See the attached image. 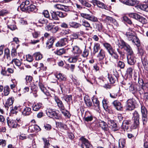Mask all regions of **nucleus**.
Returning a JSON list of instances; mask_svg holds the SVG:
<instances>
[{"instance_id": "f257e3e1", "label": "nucleus", "mask_w": 148, "mask_h": 148, "mask_svg": "<svg viewBox=\"0 0 148 148\" xmlns=\"http://www.w3.org/2000/svg\"><path fill=\"white\" fill-rule=\"evenodd\" d=\"M125 35L127 39L129 41H132L137 47L140 45V41L136 36L135 32L129 29L126 32Z\"/></svg>"}, {"instance_id": "f03ea898", "label": "nucleus", "mask_w": 148, "mask_h": 148, "mask_svg": "<svg viewBox=\"0 0 148 148\" xmlns=\"http://www.w3.org/2000/svg\"><path fill=\"white\" fill-rule=\"evenodd\" d=\"M119 46L121 49H123L128 54H133V52L130 46L123 40H120L119 43Z\"/></svg>"}, {"instance_id": "7ed1b4c3", "label": "nucleus", "mask_w": 148, "mask_h": 148, "mask_svg": "<svg viewBox=\"0 0 148 148\" xmlns=\"http://www.w3.org/2000/svg\"><path fill=\"white\" fill-rule=\"evenodd\" d=\"M136 105V102L134 98L128 99L127 101V109L129 110H134Z\"/></svg>"}, {"instance_id": "20e7f679", "label": "nucleus", "mask_w": 148, "mask_h": 148, "mask_svg": "<svg viewBox=\"0 0 148 148\" xmlns=\"http://www.w3.org/2000/svg\"><path fill=\"white\" fill-rule=\"evenodd\" d=\"M133 118L134 120L133 127L134 129H136L139 126V115L137 111H135L133 113Z\"/></svg>"}, {"instance_id": "39448f33", "label": "nucleus", "mask_w": 148, "mask_h": 148, "mask_svg": "<svg viewBox=\"0 0 148 148\" xmlns=\"http://www.w3.org/2000/svg\"><path fill=\"white\" fill-rule=\"evenodd\" d=\"M47 115L51 118H54L57 119H59L60 117L58 116V114L56 112L51 108H48L46 110Z\"/></svg>"}, {"instance_id": "423d86ee", "label": "nucleus", "mask_w": 148, "mask_h": 148, "mask_svg": "<svg viewBox=\"0 0 148 148\" xmlns=\"http://www.w3.org/2000/svg\"><path fill=\"white\" fill-rule=\"evenodd\" d=\"M79 139L82 141L81 147L82 148H93L91 145L85 138L82 137Z\"/></svg>"}, {"instance_id": "0eeeda50", "label": "nucleus", "mask_w": 148, "mask_h": 148, "mask_svg": "<svg viewBox=\"0 0 148 148\" xmlns=\"http://www.w3.org/2000/svg\"><path fill=\"white\" fill-rule=\"evenodd\" d=\"M80 15L82 17L91 21L97 22L98 21L97 18L93 15L84 13H81Z\"/></svg>"}, {"instance_id": "6e6552de", "label": "nucleus", "mask_w": 148, "mask_h": 148, "mask_svg": "<svg viewBox=\"0 0 148 148\" xmlns=\"http://www.w3.org/2000/svg\"><path fill=\"white\" fill-rule=\"evenodd\" d=\"M7 120L8 125L10 128H16L19 127V125L15 120L9 119V117L7 118Z\"/></svg>"}, {"instance_id": "1a4fd4ad", "label": "nucleus", "mask_w": 148, "mask_h": 148, "mask_svg": "<svg viewBox=\"0 0 148 148\" xmlns=\"http://www.w3.org/2000/svg\"><path fill=\"white\" fill-rule=\"evenodd\" d=\"M127 87L125 88L127 89L129 88V90L133 94H134L137 92V90L140 91V90L137 89L136 88L137 86L132 83H129L127 84Z\"/></svg>"}, {"instance_id": "9d476101", "label": "nucleus", "mask_w": 148, "mask_h": 148, "mask_svg": "<svg viewBox=\"0 0 148 148\" xmlns=\"http://www.w3.org/2000/svg\"><path fill=\"white\" fill-rule=\"evenodd\" d=\"M94 5H97L98 7L107 9V7L103 3L97 0H92L91 1Z\"/></svg>"}, {"instance_id": "9b49d317", "label": "nucleus", "mask_w": 148, "mask_h": 148, "mask_svg": "<svg viewBox=\"0 0 148 148\" xmlns=\"http://www.w3.org/2000/svg\"><path fill=\"white\" fill-rule=\"evenodd\" d=\"M128 63L130 65H133L136 62L135 58L133 53V54H128L127 56Z\"/></svg>"}, {"instance_id": "f8f14e48", "label": "nucleus", "mask_w": 148, "mask_h": 148, "mask_svg": "<svg viewBox=\"0 0 148 148\" xmlns=\"http://www.w3.org/2000/svg\"><path fill=\"white\" fill-rule=\"evenodd\" d=\"M105 51L103 49H101L99 52L97 56V58L99 61L103 60L106 57Z\"/></svg>"}, {"instance_id": "ddd939ff", "label": "nucleus", "mask_w": 148, "mask_h": 148, "mask_svg": "<svg viewBox=\"0 0 148 148\" xmlns=\"http://www.w3.org/2000/svg\"><path fill=\"white\" fill-rule=\"evenodd\" d=\"M68 42L67 39L65 38H64L58 42L56 44V46L57 47L64 46L66 45Z\"/></svg>"}, {"instance_id": "4468645a", "label": "nucleus", "mask_w": 148, "mask_h": 148, "mask_svg": "<svg viewBox=\"0 0 148 148\" xmlns=\"http://www.w3.org/2000/svg\"><path fill=\"white\" fill-rule=\"evenodd\" d=\"M14 101V99L13 97H12L8 98L6 101L4 105L6 109H8L9 107L13 104Z\"/></svg>"}, {"instance_id": "2eb2a0df", "label": "nucleus", "mask_w": 148, "mask_h": 148, "mask_svg": "<svg viewBox=\"0 0 148 148\" xmlns=\"http://www.w3.org/2000/svg\"><path fill=\"white\" fill-rule=\"evenodd\" d=\"M112 104L116 109L118 110H123V107L121 103L117 100L114 101Z\"/></svg>"}, {"instance_id": "dca6fc26", "label": "nucleus", "mask_w": 148, "mask_h": 148, "mask_svg": "<svg viewBox=\"0 0 148 148\" xmlns=\"http://www.w3.org/2000/svg\"><path fill=\"white\" fill-rule=\"evenodd\" d=\"M84 120L87 122L91 121L93 119L92 115L89 111H86L85 113V116L84 118Z\"/></svg>"}, {"instance_id": "f3484780", "label": "nucleus", "mask_w": 148, "mask_h": 148, "mask_svg": "<svg viewBox=\"0 0 148 148\" xmlns=\"http://www.w3.org/2000/svg\"><path fill=\"white\" fill-rule=\"evenodd\" d=\"M103 46L107 51L109 53L114 49H113L111 45L107 42L103 43Z\"/></svg>"}, {"instance_id": "a211bd4d", "label": "nucleus", "mask_w": 148, "mask_h": 148, "mask_svg": "<svg viewBox=\"0 0 148 148\" xmlns=\"http://www.w3.org/2000/svg\"><path fill=\"white\" fill-rule=\"evenodd\" d=\"M4 57L6 58L8 61H10L11 58L10 56V51L9 49L8 48L4 49Z\"/></svg>"}, {"instance_id": "6ab92c4d", "label": "nucleus", "mask_w": 148, "mask_h": 148, "mask_svg": "<svg viewBox=\"0 0 148 148\" xmlns=\"http://www.w3.org/2000/svg\"><path fill=\"white\" fill-rule=\"evenodd\" d=\"M54 41V38L53 37H51L49 39L46 43V47L49 49L51 48Z\"/></svg>"}, {"instance_id": "aec40b11", "label": "nucleus", "mask_w": 148, "mask_h": 148, "mask_svg": "<svg viewBox=\"0 0 148 148\" xmlns=\"http://www.w3.org/2000/svg\"><path fill=\"white\" fill-rule=\"evenodd\" d=\"M55 75L60 81H64L66 79V76L62 73H59Z\"/></svg>"}, {"instance_id": "412c9836", "label": "nucleus", "mask_w": 148, "mask_h": 148, "mask_svg": "<svg viewBox=\"0 0 148 148\" xmlns=\"http://www.w3.org/2000/svg\"><path fill=\"white\" fill-rule=\"evenodd\" d=\"M99 125L100 127L105 131H107L108 130V126L107 123L103 121L99 122Z\"/></svg>"}, {"instance_id": "4be33fe9", "label": "nucleus", "mask_w": 148, "mask_h": 148, "mask_svg": "<svg viewBox=\"0 0 148 148\" xmlns=\"http://www.w3.org/2000/svg\"><path fill=\"white\" fill-rule=\"evenodd\" d=\"M73 52L75 54L79 55L82 53V51L77 46H74L73 48Z\"/></svg>"}, {"instance_id": "5701e85b", "label": "nucleus", "mask_w": 148, "mask_h": 148, "mask_svg": "<svg viewBox=\"0 0 148 148\" xmlns=\"http://www.w3.org/2000/svg\"><path fill=\"white\" fill-rule=\"evenodd\" d=\"M136 7L138 9L145 11H148V6L146 4H141L137 5Z\"/></svg>"}, {"instance_id": "b1692460", "label": "nucleus", "mask_w": 148, "mask_h": 148, "mask_svg": "<svg viewBox=\"0 0 148 148\" xmlns=\"http://www.w3.org/2000/svg\"><path fill=\"white\" fill-rule=\"evenodd\" d=\"M11 63L12 64H14L17 66L19 67L22 64V60H19L17 59H13Z\"/></svg>"}, {"instance_id": "393cba45", "label": "nucleus", "mask_w": 148, "mask_h": 148, "mask_svg": "<svg viewBox=\"0 0 148 148\" xmlns=\"http://www.w3.org/2000/svg\"><path fill=\"white\" fill-rule=\"evenodd\" d=\"M100 45L99 43H95L93 47V54H95L98 52V51L100 50Z\"/></svg>"}, {"instance_id": "a878e982", "label": "nucleus", "mask_w": 148, "mask_h": 148, "mask_svg": "<svg viewBox=\"0 0 148 148\" xmlns=\"http://www.w3.org/2000/svg\"><path fill=\"white\" fill-rule=\"evenodd\" d=\"M31 113V108L29 107H26L25 108L22 112L23 114L25 116L28 115Z\"/></svg>"}, {"instance_id": "bb28decb", "label": "nucleus", "mask_w": 148, "mask_h": 148, "mask_svg": "<svg viewBox=\"0 0 148 148\" xmlns=\"http://www.w3.org/2000/svg\"><path fill=\"white\" fill-rule=\"evenodd\" d=\"M116 73L115 75V78L113 76H109L108 77V78L110 82V83L112 84H114L115 83V82L116 81V79H117V77L118 76V75L117 74V71H116Z\"/></svg>"}, {"instance_id": "cd10ccee", "label": "nucleus", "mask_w": 148, "mask_h": 148, "mask_svg": "<svg viewBox=\"0 0 148 148\" xmlns=\"http://www.w3.org/2000/svg\"><path fill=\"white\" fill-rule=\"evenodd\" d=\"M130 125V122L127 121H125L123 122L121 126L124 130H127Z\"/></svg>"}, {"instance_id": "c85d7f7f", "label": "nucleus", "mask_w": 148, "mask_h": 148, "mask_svg": "<svg viewBox=\"0 0 148 148\" xmlns=\"http://www.w3.org/2000/svg\"><path fill=\"white\" fill-rule=\"evenodd\" d=\"M69 24L71 27L75 28H77L82 26L81 24L74 22H70Z\"/></svg>"}, {"instance_id": "c756f323", "label": "nucleus", "mask_w": 148, "mask_h": 148, "mask_svg": "<svg viewBox=\"0 0 148 148\" xmlns=\"http://www.w3.org/2000/svg\"><path fill=\"white\" fill-rule=\"evenodd\" d=\"M33 56L36 60H39L43 58L42 55L39 52L35 53L33 54Z\"/></svg>"}, {"instance_id": "7c9ffc66", "label": "nucleus", "mask_w": 148, "mask_h": 148, "mask_svg": "<svg viewBox=\"0 0 148 148\" xmlns=\"http://www.w3.org/2000/svg\"><path fill=\"white\" fill-rule=\"evenodd\" d=\"M80 22L82 24V25L83 26L87 27H90V25L89 23L86 21L84 19H81Z\"/></svg>"}, {"instance_id": "2f4dec72", "label": "nucleus", "mask_w": 148, "mask_h": 148, "mask_svg": "<svg viewBox=\"0 0 148 148\" xmlns=\"http://www.w3.org/2000/svg\"><path fill=\"white\" fill-rule=\"evenodd\" d=\"M10 89L9 86L6 85L4 87L3 93L4 95L7 96L10 93Z\"/></svg>"}, {"instance_id": "473e14b6", "label": "nucleus", "mask_w": 148, "mask_h": 148, "mask_svg": "<svg viewBox=\"0 0 148 148\" xmlns=\"http://www.w3.org/2000/svg\"><path fill=\"white\" fill-rule=\"evenodd\" d=\"M142 121L144 127H145L148 124L147 116H142Z\"/></svg>"}, {"instance_id": "72a5a7b5", "label": "nucleus", "mask_w": 148, "mask_h": 148, "mask_svg": "<svg viewBox=\"0 0 148 148\" xmlns=\"http://www.w3.org/2000/svg\"><path fill=\"white\" fill-rule=\"evenodd\" d=\"M94 27L99 31H101L102 29V23L99 22L95 23Z\"/></svg>"}, {"instance_id": "f704fd0d", "label": "nucleus", "mask_w": 148, "mask_h": 148, "mask_svg": "<svg viewBox=\"0 0 148 148\" xmlns=\"http://www.w3.org/2000/svg\"><path fill=\"white\" fill-rule=\"evenodd\" d=\"M85 103L88 107H90L92 105V103L88 97H85L84 98Z\"/></svg>"}, {"instance_id": "c9c22d12", "label": "nucleus", "mask_w": 148, "mask_h": 148, "mask_svg": "<svg viewBox=\"0 0 148 148\" xmlns=\"http://www.w3.org/2000/svg\"><path fill=\"white\" fill-rule=\"evenodd\" d=\"M62 113L66 117L69 118L70 116V114L69 111L65 110V108H64L63 110H60Z\"/></svg>"}, {"instance_id": "e433bc0d", "label": "nucleus", "mask_w": 148, "mask_h": 148, "mask_svg": "<svg viewBox=\"0 0 148 148\" xmlns=\"http://www.w3.org/2000/svg\"><path fill=\"white\" fill-rule=\"evenodd\" d=\"M43 141L44 148H48L50 145V143L49 141L47 140L46 138H42Z\"/></svg>"}, {"instance_id": "4c0bfd02", "label": "nucleus", "mask_w": 148, "mask_h": 148, "mask_svg": "<svg viewBox=\"0 0 148 148\" xmlns=\"http://www.w3.org/2000/svg\"><path fill=\"white\" fill-rule=\"evenodd\" d=\"M111 127L112 131H117L118 130L116 124L113 121L111 122Z\"/></svg>"}, {"instance_id": "58836bf2", "label": "nucleus", "mask_w": 148, "mask_h": 148, "mask_svg": "<svg viewBox=\"0 0 148 148\" xmlns=\"http://www.w3.org/2000/svg\"><path fill=\"white\" fill-rule=\"evenodd\" d=\"M51 16L52 18L55 20H58L59 18L58 17L57 12H56L53 11H51Z\"/></svg>"}, {"instance_id": "ea45409f", "label": "nucleus", "mask_w": 148, "mask_h": 148, "mask_svg": "<svg viewBox=\"0 0 148 148\" xmlns=\"http://www.w3.org/2000/svg\"><path fill=\"white\" fill-rule=\"evenodd\" d=\"M117 66L121 69H123L125 66V64L123 62L119 60L117 62Z\"/></svg>"}, {"instance_id": "a19ab883", "label": "nucleus", "mask_w": 148, "mask_h": 148, "mask_svg": "<svg viewBox=\"0 0 148 148\" xmlns=\"http://www.w3.org/2000/svg\"><path fill=\"white\" fill-rule=\"evenodd\" d=\"M109 54L111 56L113 57L115 59H117L119 58V56L117 53L115 52L114 49Z\"/></svg>"}, {"instance_id": "79ce46f5", "label": "nucleus", "mask_w": 148, "mask_h": 148, "mask_svg": "<svg viewBox=\"0 0 148 148\" xmlns=\"http://www.w3.org/2000/svg\"><path fill=\"white\" fill-rule=\"evenodd\" d=\"M141 112L142 116H147V109L144 106H142L141 107Z\"/></svg>"}, {"instance_id": "37998d69", "label": "nucleus", "mask_w": 148, "mask_h": 148, "mask_svg": "<svg viewBox=\"0 0 148 148\" xmlns=\"http://www.w3.org/2000/svg\"><path fill=\"white\" fill-rule=\"evenodd\" d=\"M137 20L143 24H145L147 23V19L140 15L139 16Z\"/></svg>"}, {"instance_id": "c03bdc74", "label": "nucleus", "mask_w": 148, "mask_h": 148, "mask_svg": "<svg viewBox=\"0 0 148 148\" xmlns=\"http://www.w3.org/2000/svg\"><path fill=\"white\" fill-rule=\"evenodd\" d=\"M140 15L136 13H130L129 14V16L131 17L134 18L136 20H138Z\"/></svg>"}, {"instance_id": "a18cd8bd", "label": "nucleus", "mask_w": 148, "mask_h": 148, "mask_svg": "<svg viewBox=\"0 0 148 148\" xmlns=\"http://www.w3.org/2000/svg\"><path fill=\"white\" fill-rule=\"evenodd\" d=\"M66 52V50L64 48L60 49L55 52V53L58 55H61Z\"/></svg>"}, {"instance_id": "49530a36", "label": "nucleus", "mask_w": 148, "mask_h": 148, "mask_svg": "<svg viewBox=\"0 0 148 148\" xmlns=\"http://www.w3.org/2000/svg\"><path fill=\"white\" fill-rule=\"evenodd\" d=\"M79 56H76L74 57L69 58L68 60L71 63L75 62L78 60Z\"/></svg>"}, {"instance_id": "de8ad7c7", "label": "nucleus", "mask_w": 148, "mask_h": 148, "mask_svg": "<svg viewBox=\"0 0 148 148\" xmlns=\"http://www.w3.org/2000/svg\"><path fill=\"white\" fill-rule=\"evenodd\" d=\"M42 104L41 103H37L33 107V110L35 111H38L42 106Z\"/></svg>"}, {"instance_id": "09e8293b", "label": "nucleus", "mask_w": 148, "mask_h": 148, "mask_svg": "<svg viewBox=\"0 0 148 148\" xmlns=\"http://www.w3.org/2000/svg\"><path fill=\"white\" fill-rule=\"evenodd\" d=\"M108 102L105 99H104L102 101V104L103 107L104 109L107 110L108 108Z\"/></svg>"}, {"instance_id": "8fccbe9b", "label": "nucleus", "mask_w": 148, "mask_h": 148, "mask_svg": "<svg viewBox=\"0 0 148 148\" xmlns=\"http://www.w3.org/2000/svg\"><path fill=\"white\" fill-rule=\"evenodd\" d=\"M8 27L12 30H15L16 28V26L14 25V22L12 21V24L8 25Z\"/></svg>"}, {"instance_id": "3c124183", "label": "nucleus", "mask_w": 148, "mask_h": 148, "mask_svg": "<svg viewBox=\"0 0 148 148\" xmlns=\"http://www.w3.org/2000/svg\"><path fill=\"white\" fill-rule=\"evenodd\" d=\"M123 20L125 21L127 23L130 25H132L133 26L134 25L132 24V23L131 21L126 16H124L123 17Z\"/></svg>"}, {"instance_id": "603ef678", "label": "nucleus", "mask_w": 148, "mask_h": 148, "mask_svg": "<svg viewBox=\"0 0 148 148\" xmlns=\"http://www.w3.org/2000/svg\"><path fill=\"white\" fill-rule=\"evenodd\" d=\"M36 9V7L34 5H31L27 7V10L29 12L34 11Z\"/></svg>"}, {"instance_id": "864d4df0", "label": "nucleus", "mask_w": 148, "mask_h": 148, "mask_svg": "<svg viewBox=\"0 0 148 148\" xmlns=\"http://www.w3.org/2000/svg\"><path fill=\"white\" fill-rule=\"evenodd\" d=\"M136 3V1L135 0H127L126 5H128L134 6Z\"/></svg>"}, {"instance_id": "5fc2aeb1", "label": "nucleus", "mask_w": 148, "mask_h": 148, "mask_svg": "<svg viewBox=\"0 0 148 148\" xmlns=\"http://www.w3.org/2000/svg\"><path fill=\"white\" fill-rule=\"evenodd\" d=\"M39 23L42 24H45L47 23V20L43 18H40L38 21Z\"/></svg>"}, {"instance_id": "6e6d98bb", "label": "nucleus", "mask_w": 148, "mask_h": 148, "mask_svg": "<svg viewBox=\"0 0 148 148\" xmlns=\"http://www.w3.org/2000/svg\"><path fill=\"white\" fill-rule=\"evenodd\" d=\"M93 104L95 107H97L99 109V101L96 98H95L94 99Z\"/></svg>"}, {"instance_id": "4d7b16f0", "label": "nucleus", "mask_w": 148, "mask_h": 148, "mask_svg": "<svg viewBox=\"0 0 148 148\" xmlns=\"http://www.w3.org/2000/svg\"><path fill=\"white\" fill-rule=\"evenodd\" d=\"M56 124L57 126L58 127H61L63 129H64L66 127V125L65 124H64L61 122H56Z\"/></svg>"}, {"instance_id": "13d9d810", "label": "nucleus", "mask_w": 148, "mask_h": 148, "mask_svg": "<svg viewBox=\"0 0 148 148\" xmlns=\"http://www.w3.org/2000/svg\"><path fill=\"white\" fill-rule=\"evenodd\" d=\"M11 81L12 82V84L10 85V87L12 89H13L16 87L17 84V82L15 79H12Z\"/></svg>"}, {"instance_id": "bf43d9fd", "label": "nucleus", "mask_w": 148, "mask_h": 148, "mask_svg": "<svg viewBox=\"0 0 148 148\" xmlns=\"http://www.w3.org/2000/svg\"><path fill=\"white\" fill-rule=\"evenodd\" d=\"M39 86L41 91L44 93H45L46 90V89L44 87V85L41 83L39 82Z\"/></svg>"}, {"instance_id": "052dcab7", "label": "nucleus", "mask_w": 148, "mask_h": 148, "mask_svg": "<svg viewBox=\"0 0 148 148\" xmlns=\"http://www.w3.org/2000/svg\"><path fill=\"white\" fill-rule=\"evenodd\" d=\"M58 15L61 18H64L67 15V14L65 12H57Z\"/></svg>"}, {"instance_id": "680f3d73", "label": "nucleus", "mask_w": 148, "mask_h": 148, "mask_svg": "<svg viewBox=\"0 0 148 148\" xmlns=\"http://www.w3.org/2000/svg\"><path fill=\"white\" fill-rule=\"evenodd\" d=\"M65 84L64 83H61L60 84V87L62 92L63 91H65L66 89V87L65 86Z\"/></svg>"}, {"instance_id": "e2e57ef3", "label": "nucleus", "mask_w": 148, "mask_h": 148, "mask_svg": "<svg viewBox=\"0 0 148 148\" xmlns=\"http://www.w3.org/2000/svg\"><path fill=\"white\" fill-rule=\"evenodd\" d=\"M133 69L132 68H128L127 70V74L128 75L132 76V74Z\"/></svg>"}, {"instance_id": "0e129e2a", "label": "nucleus", "mask_w": 148, "mask_h": 148, "mask_svg": "<svg viewBox=\"0 0 148 148\" xmlns=\"http://www.w3.org/2000/svg\"><path fill=\"white\" fill-rule=\"evenodd\" d=\"M26 60L29 62H32L33 60V57L30 54H28L26 56Z\"/></svg>"}, {"instance_id": "69168bd1", "label": "nucleus", "mask_w": 148, "mask_h": 148, "mask_svg": "<svg viewBox=\"0 0 148 148\" xmlns=\"http://www.w3.org/2000/svg\"><path fill=\"white\" fill-rule=\"evenodd\" d=\"M27 7L25 5L23 2L22 3L20 6V8L21 10L23 11H24L26 10H27Z\"/></svg>"}, {"instance_id": "338daca9", "label": "nucleus", "mask_w": 148, "mask_h": 148, "mask_svg": "<svg viewBox=\"0 0 148 148\" xmlns=\"http://www.w3.org/2000/svg\"><path fill=\"white\" fill-rule=\"evenodd\" d=\"M64 99L65 101L68 103L72 100V97L71 95H67L65 97Z\"/></svg>"}, {"instance_id": "774afa93", "label": "nucleus", "mask_w": 148, "mask_h": 148, "mask_svg": "<svg viewBox=\"0 0 148 148\" xmlns=\"http://www.w3.org/2000/svg\"><path fill=\"white\" fill-rule=\"evenodd\" d=\"M33 38H36L40 36V32H34L32 33Z\"/></svg>"}]
</instances>
